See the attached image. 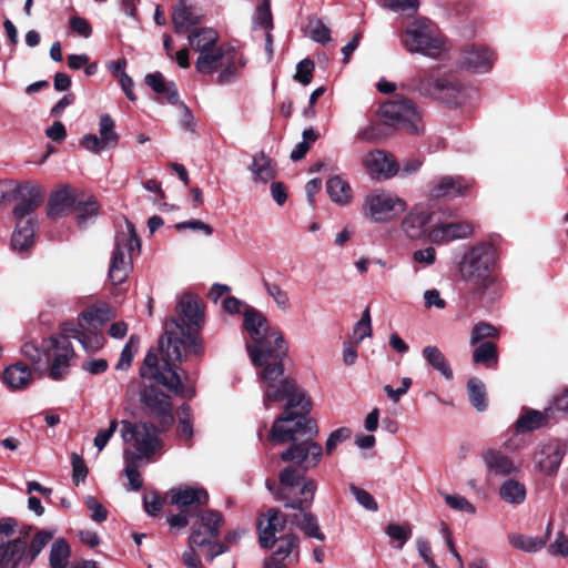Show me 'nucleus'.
Returning a JSON list of instances; mask_svg holds the SVG:
<instances>
[{
	"label": "nucleus",
	"instance_id": "26",
	"mask_svg": "<svg viewBox=\"0 0 568 568\" xmlns=\"http://www.w3.org/2000/svg\"><path fill=\"white\" fill-rule=\"evenodd\" d=\"M462 67L473 72H487L494 64V54L480 45H470L462 52Z\"/></svg>",
	"mask_w": 568,
	"mask_h": 568
},
{
	"label": "nucleus",
	"instance_id": "56",
	"mask_svg": "<svg viewBox=\"0 0 568 568\" xmlns=\"http://www.w3.org/2000/svg\"><path fill=\"white\" fill-rule=\"evenodd\" d=\"M372 335V318L369 308L366 307L361 318L355 323L353 327V337L355 343H361L364 338L369 337Z\"/></svg>",
	"mask_w": 568,
	"mask_h": 568
},
{
	"label": "nucleus",
	"instance_id": "63",
	"mask_svg": "<svg viewBox=\"0 0 568 568\" xmlns=\"http://www.w3.org/2000/svg\"><path fill=\"white\" fill-rule=\"evenodd\" d=\"M84 504L91 511V519L95 523H103L108 518V509L93 496H87Z\"/></svg>",
	"mask_w": 568,
	"mask_h": 568
},
{
	"label": "nucleus",
	"instance_id": "16",
	"mask_svg": "<svg viewBox=\"0 0 568 568\" xmlns=\"http://www.w3.org/2000/svg\"><path fill=\"white\" fill-rule=\"evenodd\" d=\"M140 400L150 414L153 415L162 429L168 428L173 423L171 398L154 386H146L140 395Z\"/></svg>",
	"mask_w": 568,
	"mask_h": 568
},
{
	"label": "nucleus",
	"instance_id": "40",
	"mask_svg": "<svg viewBox=\"0 0 568 568\" xmlns=\"http://www.w3.org/2000/svg\"><path fill=\"white\" fill-rule=\"evenodd\" d=\"M488 470L496 475H510L515 471L513 462L500 452L489 449L483 454Z\"/></svg>",
	"mask_w": 568,
	"mask_h": 568
},
{
	"label": "nucleus",
	"instance_id": "55",
	"mask_svg": "<svg viewBox=\"0 0 568 568\" xmlns=\"http://www.w3.org/2000/svg\"><path fill=\"white\" fill-rule=\"evenodd\" d=\"M140 338L136 335H131L129 341L125 343L120 359L116 364V369H128L139 349Z\"/></svg>",
	"mask_w": 568,
	"mask_h": 568
},
{
	"label": "nucleus",
	"instance_id": "25",
	"mask_svg": "<svg viewBox=\"0 0 568 568\" xmlns=\"http://www.w3.org/2000/svg\"><path fill=\"white\" fill-rule=\"evenodd\" d=\"M178 312L181 317L182 327L186 331L199 328L203 323V305L201 301L192 294H184L178 303Z\"/></svg>",
	"mask_w": 568,
	"mask_h": 568
},
{
	"label": "nucleus",
	"instance_id": "8",
	"mask_svg": "<svg viewBox=\"0 0 568 568\" xmlns=\"http://www.w3.org/2000/svg\"><path fill=\"white\" fill-rule=\"evenodd\" d=\"M141 243L134 225L125 220L123 225H120L114 239V250L109 267V280L112 284H122L128 278L132 270L133 254L139 253Z\"/></svg>",
	"mask_w": 568,
	"mask_h": 568
},
{
	"label": "nucleus",
	"instance_id": "43",
	"mask_svg": "<svg viewBox=\"0 0 568 568\" xmlns=\"http://www.w3.org/2000/svg\"><path fill=\"white\" fill-rule=\"evenodd\" d=\"M500 498L510 505H520L526 499V487L515 479L505 480L499 488Z\"/></svg>",
	"mask_w": 568,
	"mask_h": 568
},
{
	"label": "nucleus",
	"instance_id": "58",
	"mask_svg": "<svg viewBox=\"0 0 568 568\" xmlns=\"http://www.w3.org/2000/svg\"><path fill=\"white\" fill-rule=\"evenodd\" d=\"M386 535L398 541V545L395 546L397 549H402L405 542L412 537V528L409 525H398V524H389L385 529Z\"/></svg>",
	"mask_w": 568,
	"mask_h": 568
},
{
	"label": "nucleus",
	"instance_id": "35",
	"mask_svg": "<svg viewBox=\"0 0 568 568\" xmlns=\"http://www.w3.org/2000/svg\"><path fill=\"white\" fill-rule=\"evenodd\" d=\"M305 509L306 508L298 510L297 514L291 516L290 521L300 528L307 537L323 541L325 539V535L318 526L316 516Z\"/></svg>",
	"mask_w": 568,
	"mask_h": 568
},
{
	"label": "nucleus",
	"instance_id": "39",
	"mask_svg": "<svg viewBox=\"0 0 568 568\" xmlns=\"http://www.w3.org/2000/svg\"><path fill=\"white\" fill-rule=\"evenodd\" d=\"M202 17L193 12L191 7L180 3L172 13V22L176 33H185L192 27L200 24Z\"/></svg>",
	"mask_w": 568,
	"mask_h": 568
},
{
	"label": "nucleus",
	"instance_id": "17",
	"mask_svg": "<svg viewBox=\"0 0 568 568\" xmlns=\"http://www.w3.org/2000/svg\"><path fill=\"white\" fill-rule=\"evenodd\" d=\"M200 525L193 529L189 537V544L191 546L205 547L211 545L219 534L224 523L223 515L217 510H205L199 515Z\"/></svg>",
	"mask_w": 568,
	"mask_h": 568
},
{
	"label": "nucleus",
	"instance_id": "48",
	"mask_svg": "<svg viewBox=\"0 0 568 568\" xmlns=\"http://www.w3.org/2000/svg\"><path fill=\"white\" fill-rule=\"evenodd\" d=\"M468 397L471 405L478 410L484 412L487 408L485 385L477 378H471L467 383Z\"/></svg>",
	"mask_w": 568,
	"mask_h": 568
},
{
	"label": "nucleus",
	"instance_id": "5",
	"mask_svg": "<svg viewBox=\"0 0 568 568\" xmlns=\"http://www.w3.org/2000/svg\"><path fill=\"white\" fill-rule=\"evenodd\" d=\"M42 201L43 193L37 185L27 184L18 190V203L12 212L17 223L11 237L13 250L23 251L33 244L37 227L34 210Z\"/></svg>",
	"mask_w": 568,
	"mask_h": 568
},
{
	"label": "nucleus",
	"instance_id": "41",
	"mask_svg": "<svg viewBox=\"0 0 568 568\" xmlns=\"http://www.w3.org/2000/svg\"><path fill=\"white\" fill-rule=\"evenodd\" d=\"M190 45L201 54L216 45L217 33L210 28L197 29L189 36Z\"/></svg>",
	"mask_w": 568,
	"mask_h": 568
},
{
	"label": "nucleus",
	"instance_id": "13",
	"mask_svg": "<svg viewBox=\"0 0 568 568\" xmlns=\"http://www.w3.org/2000/svg\"><path fill=\"white\" fill-rule=\"evenodd\" d=\"M310 435H297L295 440H288L291 445L281 454L285 463H295L303 471L316 467L323 455L322 446L311 440Z\"/></svg>",
	"mask_w": 568,
	"mask_h": 568
},
{
	"label": "nucleus",
	"instance_id": "27",
	"mask_svg": "<svg viewBox=\"0 0 568 568\" xmlns=\"http://www.w3.org/2000/svg\"><path fill=\"white\" fill-rule=\"evenodd\" d=\"M246 63L247 60L242 53L234 49H226V54L217 70L216 83L224 85L236 81Z\"/></svg>",
	"mask_w": 568,
	"mask_h": 568
},
{
	"label": "nucleus",
	"instance_id": "2",
	"mask_svg": "<svg viewBox=\"0 0 568 568\" xmlns=\"http://www.w3.org/2000/svg\"><path fill=\"white\" fill-rule=\"evenodd\" d=\"M159 346L162 353V363L160 364L154 352L149 351L140 369V375L156 381L176 395L192 397L194 389L182 384L174 363L184 361L186 347L195 356L203 355V341L194 335L192 329L186 331L178 320L172 318L170 324H166L165 334L160 338Z\"/></svg>",
	"mask_w": 568,
	"mask_h": 568
},
{
	"label": "nucleus",
	"instance_id": "62",
	"mask_svg": "<svg viewBox=\"0 0 568 568\" xmlns=\"http://www.w3.org/2000/svg\"><path fill=\"white\" fill-rule=\"evenodd\" d=\"M315 70V64L311 59H304L300 61L296 65L295 80L302 83L303 85H307L311 83L313 79V72Z\"/></svg>",
	"mask_w": 568,
	"mask_h": 568
},
{
	"label": "nucleus",
	"instance_id": "38",
	"mask_svg": "<svg viewBox=\"0 0 568 568\" xmlns=\"http://www.w3.org/2000/svg\"><path fill=\"white\" fill-rule=\"evenodd\" d=\"M225 54L226 49L217 45L207 51L201 52L195 62L196 71L203 74H212L219 70Z\"/></svg>",
	"mask_w": 568,
	"mask_h": 568
},
{
	"label": "nucleus",
	"instance_id": "32",
	"mask_svg": "<svg viewBox=\"0 0 568 568\" xmlns=\"http://www.w3.org/2000/svg\"><path fill=\"white\" fill-rule=\"evenodd\" d=\"M145 83L159 95L160 100H165L170 104L179 103V92L174 82L166 81L162 73L146 74Z\"/></svg>",
	"mask_w": 568,
	"mask_h": 568
},
{
	"label": "nucleus",
	"instance_id": "15",
	"mask_svg": "<svg viewBox=\"0 0 568 568\" xmlns=\"http://www.w3.org/2000/svg\"><path fill=\"white\" fill-rule=\"evenodd\" d=\"M49 362H51L49 376L53 381L62 379L69 372V362L74 355L71 342L62 333L60 337H50Z\"/></svg>",
	"mask_w": 568,
	"mask_h": 568
},
{
	"label": "nucleus",
	"instance_id": "37",
	"mask_svg": "<svg viewBox=\"0 0 568 568\" xmlns=\"http://www.w3.org/2000/svg\"><path fill=\"white\" fill-rule=\"evenodd\" d=\"M250 171L255 182L267 183L276 174L273 161L264 153L258 152L253 155Z\"/></svg>",
	"mask_w": 568,
	"mask_h": 568
},
{
	"label": "nucleus",
	"instance_id": "59",
	"mask_svg": "<svg viewBox=\"0 0 568 568\" xmlns=\"http://www.w3.org/2000/svg\"><path fill=\"white\" fill-rule=\"evenodd\" d=\"M310 38L318 43L325 44L331 41V30L323 21L313 19L308 22Z\"/></svg>",
	"mask_w": 568,
	"mask_h": 568
},
{
	"label": "nucleus",
	"instance_id": "34",
	"mask_svg": "<svg viewBox=\"0 0 568 568\" xmlns=\"http://www.w3.org/2000/svg\"><path fill=\"white\" fill-rule=\"evenodd\" d=\"M550 524H548L545 537H532L513 532L508 535L507 539L509 545L518 550L525 552H536L546 546L550 535Z\"/></svg>",
	"mask_w": 568,
	"mask_h": 568
},
{
	"label": "nucleus",
	"instance_id": "28",
	"mask_svg": "<svg viewBox=\"0 0 568 568\" xmlns=\"http://www.w3.org/2000/svg\"><path fill=\"white\" fill-rule=\"evenodd\" d=\"M77 202L74 190L63 186L50 196L47 213L52 219L63 216L74 210Z\"/></svg>",
	"mask_w": 568,
	"mask_h": 568
},
{
	"label": "nucleus",
	"instance_id": "10",
	"mask_svg": "<svg viewBox=\"0 0 568 568\" xmlns=\"http://www.w3.org/2000/svg\"><path fill=\"white\" fill-rule=\"evenodd\" d=\"M410 84L419 94L432 97L450 106L460 105L470 97V89L448 77L435 78L419 72L412 79Z\"/></svg>",
	"mask_w": 568,
	"mask_h": 568
},
{
	"label": "nucleus",
	"instance_id": "47",
	"mask_svg": "<svg viewBox=\"0 0 568 568\" xmlns=\"http://www.w3.org/2000/svg\"><path fill=\"white\" fill-rule=\"evenodd\" d=\"M114 129L115 122L113 119L108 113L102 114L99 122V134L109 149L115 148L119 143L120 138Z\"/></svg>",
	"mask_w": 568,
	"mask_h": 568
},
{
	"label": "nucleus",
	"instance_id": "19",
	"mask_svg": "<svg viewBox=\"0 0 568 568\" xmlns=\"http://www.w3.org/2000/svg\"><path fill=\"white\" fill-rule=\"evenodd\" d=\"M17 528L16 519L6 517L0 519V568H7L10 559L18 558L23 547V538L13 536Z\"/></svg>",
	"mask_w": 568,
	"mask_h": 568
},
{
	"label": "nucleus",
	"instance_id": "61",
	"mask_svg": "<svg viewBox=\"0 0 568 568\" xmlns=\"http://www.w3.org/2000/svg\"><path fill=\"white\" fill-rule=\"evenodd\" d=\"M498 336V331L495 326L488 323H478L473 327L470 335V344L475 345L485 338H496Z\"/></svg>",
	"mask_w": 568,
	"mask_h": 568
},
{
	"label": "nucleus",
	"instance_id": "23",
	"mask_svg": "<svg viewBox=\"0 0 568 568\" xmlns=\"http://www.w3.org/2000/svg\"><path fill=\"white\" fill-rule=\"evenodd\" d=\"M474 227L468 222L446 223L433 227L428 232V240L435 244L448 243L469 237Z\"/></svg>",
	"mask_w": 568,
	"mask_h": 568
},
{
	"label": "nucleus",
	"instance_id": "7",
	"mask_svg": "<svg viewBox=\"0 0 568 568\" xmlns=\"http://www.w3.org/2000/svg\"><path fill=\"white\" fill-rule=\"evenodd\" d=\"M121 437L130 447L124 449L129 457L149 463L151 457L162 448L161 429L151 423L121 422Z\"/></svg>",
	"mask_w": 568,
	"mask_h": 568
},
{
	"label": "nucleus",
	"instance_id": "51",
	"mask_svg": "<svg viewBox=\"0 0 568 568\" xmlns=\"http://www.w3.org/2000/svg\"><path fill=\"white\" fill-rule=\"evenodd\" d=\"M44 342L48 339H43L41 346L36 342H26L21 346V353L34 364L42 362L43 358L49 363V344Z\"/></svg>",
	"mask_w": 568,
	"mask_h": 568
},
{
	"label": "nucleus",
	"instance_id": "33",
	"mask_svg": "<svg viewBox=\"0 0 568 568\" xmlns=\"http://www.w3.org/2000/svg\"><path fill=\"white\" fill-rule=\"evenodd\" d=\"M552 419H555L554 407H547L544 412L529 409L517 419L516 428L519 432H532L546 426Z\"/></svg>",
	"mask_w": 568,
	"mask_h": 568
},
{
	"label": "nucleus",
	"instance_id": "60",
	"mask_svg": "<svg viewBox=\"0 0 568 568\" xmlns=\"http://www.w3.org/2000/svg\"><path fill=\"white\" fill-rule=\"evenodd\" d=\"M349 490H351L352 495L354 496V498L356 499V501L363 508H365L368 511H377L378 510L377 501L375 500L373 495L369 494L367 490L359 488L355 485H352L349 487Z\"/></svg>",
	"mask_w": 568,
	"mask_h": 568
},
{
	"label": "nucleus",
	"instance_id": "18",
	"mask_svg": "<svg viewBox=\"0 0 568 568\" xmlns=\"http://www.w3.org/2000/svg\"><path fill=\"white\" fill-rule=\"evenodd\" d=\"M291 516L281 515L278 510L271 508L262 515L257 521L258 542L262 548L270 549L276 544V534L284 530Z\"/></svg>",
	"mask_w": 568,
	"mask_h": 568
},
{
	"label": "nucleus",
	"instance_id": "54",
	"mask_svg": "<svg viewBox=\"0 0 568 568\" xmlns=\"http://www.w3.org/2000/svg\"><path fill=\"white\" fill-rule=\"evenodd\" d=\"M253 26L254 28L272 30L273 17L271 12V0H262L256 7L253 14Z\"/></svg>",
	"mask_w": 568,
	"mask_h": 568
},
{
	"label": "nucleus",
	"instance_id": "29",
	"mask_svg": "<svg viewBox=\"0 0 568 568\" xmlns=\"http://www.w3.org/2000/svg\"><path fill=\"white\" fill-rule=\"evenodd\" d=\"M171 504L179 508H186L194 505H206L209 494L202 487L184 486L170 490Z\"/></svg>",
	"mask_w": 568,
	"mask_h": 568
},
{
	"label": "nucleus",
	"instance_id": "52",
	"mask_svg": "<svg viewBox=\"0 0 568 568\" xmlns=\"http://www.w3.org/2000/svg\"><path fill=\"white\" fill-rule=\"evenodd\" d=\"M123 457L125 460L124 473L129 480L130 489L139 490L142 488L143 480L141 478V474L139 471V465L144 463L143 460L135 459L133 457H129L128 453H123Z\"/></svg>",
	"mask_w": 568,
	"mask_h": 568
},
{
	"label": "nucleus",
	"instance_id": "22",
	"mask_svg": "<svg viewBox=\"0 0 568 568\" xmlns=\"http://www.w3.org/2000/svg\"><path fill=\"white\" fill-rule=\"evenodd\" d=\"M470 187L471 183L462 176H442L432 183L429 196L432 199L464 196Z\"/></svg>",
	"mask_w": 568,
	"mask_h": 568
},
{
	"label": "nucleus",
	"instance_id": "46",
	"mask_svg": "<svg viewBox=\"0 0 568 568\" xmlns=\"http://www.w3.org/2000/svg\"><path fill=\"white\" fill-rule=\"evenodd\" d=\"M74 210L77 211L78 224L85 226L99 214V204L93 196H89L87 201H78Z\"/></svg>",
	"mask_w": 568,
	"mask_h": 568
},
{
	"label": "nucleus",
	"instance_id": "12",
	"mask_svg": "<svg viewBox=\"0 0 568 568\" xmlns=\"http://www.w3.org/2000/svg\"><path fill=\"white\" fill-rule=\"evenodd\" d=\"M381 115L387 125L409 134H419L424 130L420 111L408 99L396 98L384 103Z\"/></svg>",
	"mask_w": 568,
	"mask_h": 568
},
{
	"label": "nucleus",
	"instance_id": "31",
	"mask_svg": "<svg viewBox=\"0 0 568 568\" xmlns=\"http://www.w3.org/2000/svg\"><path fill=\"white\" fill-rule=\"evenodd\" d=\"M1 379L10 390H21L31 384L32 373L27 365L19 362L8 366L2 373Z\"/></svg>",
	"mask_w": 568,
	"mask_h": 568
},
{
	"label": "nucleus",
	"instance_id": "30",
	"mask_svg": "<svg viewBox=\"0 0 568 568\" xmlns=\"http://www.w3.org/2000/svg\"><path fill=\"white\" fill-rule=\"evenodd\" d=\"M429 220V213L416 206L403 220L402 230L409 239L419 240L425 235Z\"/></svg>",
	"mask_w": 568,
	"mask_h": 568
},
{
	"label": "nucleus",
	"instance_id": "36",
	"mask_svg": "<svg viewBox=\"0 0 568 568\" xmlns=\"http://www.w3.org/2000/svg\"><path fill=\"white\" fill-rule=\"evenodd\" d=\"M425 362L437 371L445 379L450 381L454 377L453 371L443 352L435 345H427L422 351Z\"/></svg>",
	"mask_w": 568,
	"mask_h": 568
},
{
	"label": "nucleus",
	"instance_id": "4",
	"mask_svg": "<svg viewBox=\"0 0 568 568\" xmlns=\"http://www.w3.org/2000/svg\"><path fill=\"white\" fill-rule=\"evenodd\" d=\"M496 250L491 244H478L466 252L459 262V275L470 293L483 295L496 278L493 274Z\"/></svg>",
	"mask_w": 568,
	"mask_h": 568
},
{
	"label": "nucleus",
	"instance_id": "11",
	"mask_svg": "<svg viewBox=\"0 0 568 568\" xmlns=\"http://www.w3.org/2000/svg\"><path fill=\"white\" fill-rule=\"evenodd\" d=\"M81 318L88 324L85 327L81 322L64 323L61 325V333L68 339H77L87 352H97L102 348L104 337L99 329L108 318V312L102 308H92L81 314Z\"/></svg>",
	"mask_w": 568,
	"mask_h": 568
},
{
	"label": "nucleus",
	"instance_id": "3",
	"mask_svg": "<svg viewBox=\"0 0 568 568\" xmlns=\"http://www.w3.org/2000/svg\"><path fill=\"white\" fill-rule=\"evenodd\" d=\"M243 326L251 337L245 347L254 367H264L284 362L288 345L277 327L270 326L266 316L253 308L244 311Z\"/></svg>",
	"mask_w": 568,
	"mask_h": 568
},
{
	"label": "nucleus",
	"instance_id": "42",
	"mask_svg": "<svg viewBox=\"0 0 568 568\" xmlns=\"http://www.w3.org/2000/svg\"><path fill=\"white\" fill-rule=\"evenodd\" d=\"M326 190L331 200L337 204H347L352 199L351 185L338 175L326 182Z\"/></svg>",
	"mask_w": 568,
	"mask_h": 568
},
{
	"label": "nucleus",
	"instance_id": "50",
	"mask_svg": "<svg viewBox=\"0 0 568 568\" xmlns=\"http://www.w3.org/2000/svg\"><path fill=\"white\" fill-rule=\"evenodd\" d=\"M277 541L278 545L272 557L284 560L288 558L293 552H295L296 557H298V538L296 535L287 534L278 538Z\"/></svg>",
	"mask_w": 568,
	"mask_h": 568
},
{
	"label": "nucleus",
	"instance_id": "24",
	"mask_svg": "<svg viewBox=\"0 0 568 568\" xmlns=\"http://www.w3.org/2000/svg\"><path fill=\"white\" fill-rule=\"evenodd\" d=\"M54 536L53 531L40 530L38 531L29 547L28 541L23 538V547L21 555L18 558L10 559L7 568H18L19 565L30 566L31 562L39 556L42 549L52 540Z\"/></svg>",
	"mask_w": 568,
	"mask_h": 568
},
{
	"label": "nucleus",
	"instance_id": "53",
	"mask_svg": "<svg viewBox=\"0 0 568 568\" xmlns=\"http://www.w3.org/2000/svg\"><path fill=\"white\" fill-rule=\"evenodd\" d=\"M263 285L267 295L273 298L278 310L282 312H287L291 307V298L288 293L276 283L264 281Z\"/></svg>",
	"mask_w": 568,
	"mask_h": 568
},
{
	"label": "nucleus",
	"instance_id": "21",
	"mask_svg": "<svg viewBox=\"0 0 568 568\" xmlns=\"http://www.w3.org/2000/svg\"><path fill=\"white\" fill-rule=\"evenodd\" d=\"M363 164L373 176L378 179L388 180L398 173V163L395 158L379 150L368 152L363 159Z\"/></svg>",
	"mask_w": 568,
	"mask_h": 568
},
{
	"label": "nucleus",
	"instance_id": "64",
	"mask_svg": "<svg viewBox=\"0 0 568 568\" xmlns=\"http://www.w3.org/2000/svg\"><path fill=\"white\" fill-rule=\"evenodd\" d=\"M351 434L352 432L347 427H341L332 432L325 443L326 454L331 455L339 444H342L343 442L351 437Z\"/></svg>",
	"mask_w": 568,
	"mask_h": 568
},
{
	"label": "nucleus",
	"instance_id": "20",
	"mask_svg": "<svg viewBox=\"0 0 568 568\" xmlns=\"http://www.w3.org/2000/svg\"><path fill=\"white\" fill-rule=\"evenodd\" d=\"M566 443L560 439H550L542 443L534 456L540 471L546 475L556 473L566 453Z\"/></svg>",
	"mask_w": 568,
	"mask_h": 568
},
{
	"label": "nucleus",
	"instance_id": "14",
	"mask_svg": "<svg viewBox=\"0 0 568 568\" xmlns=\"http://www.w3.org/2000/svg\"><path fill=\"white\" fill-rule=\"evenodd\" d=\"M406 210V202L390 192H375L364 202L365 214L374 222H388Z\"/></svg>",
	"mask_w": 568,
	"mask_h": 568
},
{
	"label": "nucleus",
	"instance_id": "9",
	"mask_svg": "<svg viewBox=\"0 0 568 568\" xmlns=\"http://www.w3.org/2000/svg\"><path fill=\"white\" fill-rule=\"evenodd\" d=\"M400 43L410 53L437 59L445 50V40L436 26L426 18L412 21L400 36Z\"/></svg>",
	"mask_w": 568,
	"mask_h": 568
},
{
	"label": "nucleus",
	"instance_id": "1",
	"mask_svg": "<svg viewBox=\"0 0 568 568\" xmlns=\"http://www.w3.org/2000/svg\"><path fill=\"white\" fill-rule=\"evenodd\" d=\"M257 378L263 392V405L270 408L272 402L286 400L285 412L277 417L271 428L268 439L274 444L295 440L296 436L317 434L315 420L307 417L311 403L306 395L296 387L295 382L285 376L284 364L278 362L257 372Z\"/></svg>",
	"mask_w": 568,
	"mask_h": 568
},
{
	"label": "nucleus",
	"instance_id": "44",
	"mask_svg": "<svg viewBox=\"0 0 568 568\" xmlns=\"http://www.w3.org/2000/svg\"><path fill=\"white\" fill-rule=\"evenodd\" d=\"M70 554V546L65 539L54 540L50 548V568H65Z\"/></svg>",
	"mask_w": 568,
	"mask_h": 568
},
{
	"label": "nucleus",
	"instance_id": "57",
	"mask_svg": "<svg viewBox=\"0 0 568 568\" xmlns=\"http://www.w3.org/2000/svg\"><path fill=\"white\" fill-rule=\"evenodd\" d=\"M440 496L452 509L469 515L476 514V507L464 496L447 493H440Z\"/></svg>",
	"mask_w": 568,
	"mask_h": 568
},
{
	"label": "nucleus",
	"instance_id": "6",
	"mask_svg": "<svg viewBox=\"0 0 568 568\" xmlns=\"http://www.w3.org/2000/svg\"><path fill=\"white\" fill-rule=\"evenodd\" d=\"M304 473L293 466L281 470L275 498L283 500L286 508L303 510L312 505L317 484L314 479L305 477Z\"/></svg>",
	"mask_w": 568,
	"mask_h": 568
},
{
	"label": "nucleus",
	"instance_id": "45",
	"mask_svg": "<svg viewBox=\"0 0 568 568\" xmlns=\"http://www.w3.org/2000/svg\"><path fill=\"white\" fill-rule=\"evenodd\" d=\"M473 359L476 364H484L487 367L496 366L498 362L496 345L491 342L481 343L475 348Z\"/></svg>",
	"mask_w": 568,
	"mask_h": 568
},
{
	"label": "nucleus",
	"instance_id": "49",
	"mask_svg": "<svg viewBox=\"0 0 568 568\" xmlns=\"http://www.w3.org/2000/svg\"><path fill=\"white\" fill-rule=\"evenodd\" d=\"M178 433L180 438L185 442H191L194 429H193V419L191 407L186 404H183L178 412Z\"/></svg>",
	"mask_w": 568,
	"mask_h": 568
}]
</instances>
